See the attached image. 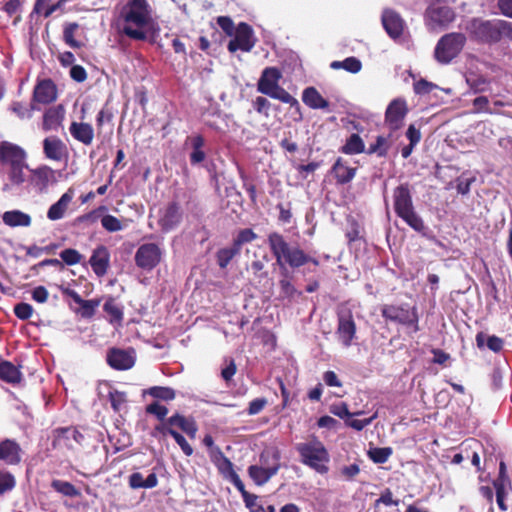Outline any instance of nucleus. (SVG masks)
<instances>
[{
    "mask_svg": "<svg viewBox=\"0 0 512 512\" xmlns=\"http://www.w3.org/2000/svg\"><path fill=\"white\" fill-rule=\"evenodd\" d=\"M13 311L18 319L28 320L32 316L34 310L32 305L26 302H20L14 306Z\"/></svg>",
    "mask_w": 512,
    "mask_h": 512,
    "instance_id": "obj_59",
    "label": "nucleus"
},
{
    "mask_svg": "<svg viewBox=\"0 0 512 512\" xmlns=\"http://www.w3.org/2000/svg\"><path fill=\"white\" fill-rule=\"evenodd\" d=\"M191 141L192 152L190 153L189 159L191 165H198L202 163L206 158V153L203 151L205 145V139L202 135H194L188 138Z\"/></svg>",
    "mask_w": 512,
    "mask_h": 512,
    "instance_id": "obj_36",
    "label": "nucleus"
},
{
    "mask_svg": "<svg viewBox=\"0 0 512 512\" xmlns=\"http://www.w3.org/2000/svg\"><path fill=\"white\" fill-rule=\"evenodd\" d=\"M147 394L152 396L153 398L164 400V401H171L175 399L176 393L174 389L170 387H163V386H153L150 387L148 390L145 391Z\"/></svg>",
    "mask_w": 512,
    "mask_h": 512,
    "instance_id": "obj_47",
    "label": "nucleus"
},
{
    "mask_svg": "<svg viewBox=\"0 0 512 512\" xmlns=\"http://www.w3.org/2000/svg\"><path fill=\"white\" fill-rule=\"evenodd\" d=\"M103 310L109 316L110 323H120L123 320V311L114 298L107 299L103 305Z\"/></svg>",
    "mask_w": 512,
    "mask_h": 512,
    "instance_id": "obj_43",
    "label": "nucleus"
},
{
    "mask_svg": "<svg viewBox=\"0 0 512 512\" xmlns=\"http://www.w3.org/2000/svg\"><path fill=\"white\" fill-rule=\"evenodd\" d=\"M240 250L232 243L230 247L221 248L216 253L217 264L221 269H225L232 259L240 254Z\"/></svg>",
    "mask_w": 512,
    "mask_h": 512,
    "instance_id": "obj_40",
    "label": "nucleus"
},
{
    "mask_svg": "<svg viewBox=\"0 0 512 512\" xmlns=\"http://www.w3.org/2000/svg\"><path fill=\"white\" fill-rule=\"evenodd\" d=\"M381 21L386 33L392 39H397L402 36L405 22L400 14L392 9H386L382 13Z\"/></svg>",
    "mask_w": 512,
    "mask_h": 512,
    "instance_id": "obj_22",
    "label": "nucleus"
},
{
    "mask_svg": "<svg viewBox=\"0 0 512 512\" xmlns=\"http://www.w3.org/2000/svg\"><path fill=\"white\" fill-rule=\"evenodd\" d=\"M107 210L106 206H99L98 208L85 213L83 215L78 216L74 220V225H80V224H94L98 221L100 215Z\"/></svg>",
    "mask_w": 512,
    "mask_h": 512,
    "instance_id": "obj_50",
    "label": "nucleus"
},
{
    "mask_svg": "<svg viewBox=\"0 0 512 512\" xmlns=\"http://www.w3.org/2000/svg\"><path fill=\"white\" fill-rule=\"evenodd\" d=\"M268 245L278 265L282 267V275L279 281L281 295L286 298H292L297 293L296 288L292 284L288 270L285 265L292 269L300 268L308 263L318 266L319 260L302 250L299 246H291L278 232H272L268 235Z\"/></svg>",
    "mask_w": 512,
    "mask_h": 512,
    "instance_id": "obj_1",
    "label": "nucleus"
},
{
    "mask_svg": "<svg viewBox=\"0 0 512 512\" xmlns=\"http://www.w3.org/2000/svg\"><path fill=\"white\" fill-rule=\"evenodd\" d=\"M356 172L357 168L349 166L342 157H338L331 167V174L339 185L350 183L354 179Z\"/></svg>",
    "mask_w": 512,
    "mask_h": 512,
    "instance_id": "obj_26",
    "label": "nucleus"
},
{
    "mask_svg": "<svg viewBox=\"0 0 512 512\" xmlns=\"http://www.w3.org/2000/svg\"><path fill=\"white\" fill-rule=\"evenodd\" d=\"M22 449L14 439H4L0 442V461L7 466H16L21 463Z\"/></svg>",
    "mask_w": 512,
    "mask_h": 512,
    "instance_id": "obj_20",
    "label": "nucleus"
},
{
    "mask_svg": "<svg viewBox=\"0 0 512 512\" xmlns=\"http://www.w3.org/2000/svg\"><path fill=\"white\" fill-rule=\"evenodd\" d=\"M365 151V144L362 138L356 133L351 134L346 139L345 144L340 148V152L347 155L361 154Z\"/></svg>",
    "mask_w": 512,
    "mask_h": 512,
    "instance_id": "obj_37",
    "label": "nucleus"
},
{
    "mask_svg": "<svg viewBox=\"0 0 512 512\" xmlns=\"http://www.w3.org/2000/svg\"><path fill=\"white\" fill-rule=\"evenodd\" d=\"M274 464L270 467H262L258 465H251L248 468L249 477L258 486H262L267 483L271 477L277 474L280 469V452L274 450L272 454Z\"/></svg>",
    "mask_w": 512,
    "mask_h": 512,
    "instance_id": "obj_17",
    "label": "nucleus"
},
{
    "mask_svg": "<svg viewBox=\"0 0 512 512\" xmlns=\"http://www.w3.org/2000/svg\"><path fill=\"white\" fill-rule=\"evenodd\" d=\"M336 335L345 347L352 345L356 335V323L351 312L338 316Z\"/></svg>",
    "mask_w": 512,
    "mask_h": 512,
    "instance_id": "obj_21",
    "label": "nucleus"
},
{
    "mask_svg": "<svg viewBox=\"0 0 512 512\" xmlns=\"http://www.w3.org/2000/svg\"><path fill=\"white\" fill-rule=\"evenodd\" d=\"M390 149V143L387 137L379 135L375 143L369 145L365 151L367 154H376L378 157H386Z\"/></svg>",
    "mask_w": 512,
    "mask_h": 512,
    "instance_id": "obj_44",
    "label": "nucleus"
},
{
    "mask_svg": "<svg viewBox=\"0 0 512 512\" xmlns=\"http://www.w3.org/2000/svg\"><path fill=\"white\" fill-rule=\"evenodd\" d=\"M383 318L403 326L412 327L413 332H418L419 315L416 307H410L408 304L394 305L386 304L381 308Z\"/></svg>",
    "mask_w": 512,
    "mask_h": 512,
    "instance_id": "obj_9",
    "label": "nucleus"
},
{
    "mask_svg": "<svg viewBox=\"0 0 512 512\" xmlns=\"http://www.w3.org/2000/svg\"><path fill=\"white\" fill-rule=\"evenodd\" d=\"M35 109V106L31 104L28 108L22 102H12L10 106V110L16 114L20 119H29L32 117V112Z\"/></svg>",
    "mask_w": 512,
    "mask_h": 512,
    "instance_id": "obj_56",
    "label": "nucleus"
},
{
    "mask_svg": "<svg viewBox=\"0 0 512 512\" xmlns=\"http://www.w3.org/2000/svg\"><path fill=\"white\" fill-rule=\"evenodd\" d=\"M436 88V84L429 82L426 79H420L413 84L414 92L419 95L429 94Z\"/></svg>",
    "mask_w": 512,
    "mask_h": 512,
    "instance_id": "obj_61",
    "label": "nucleus"
},
{
    "mask_svg": "<svg viewBox=\"0 0 512 512\" xmlns=\"http://www.w3.org/2000/svg\"><path fill=\"white\" fill-rule=\"evenodd\" d=\"M455 18V11L449 6L431 5L424 14L425 25L429 30L445 29Z\"/></svg>",
    "mask_w": 512,
    "mask_h": 512,
    "instance_id": "obj_10",
    "label": "nucleus"
},
{
    "mask_svg": "<svg viewBox=\"0 0 512 512\" xmlns=\"http://www.w3.org/2000/svg\"><path fill=\"white\" fill-rule=\"evenodd\" d=\"M380 504L385 506H398L399 500L393 499V493L389 488H386L378 499L375 500L374 507L377 508Z\"/></svg>",
    "mask_w": 512,
    "mask_h": 512,
    "instance_id": "obj_60",
    "label": "nucleus"
},
{
    "mask_svg": "<svg viewBox=\"0 0 512 512\" xmlns=\"http://www.w3.org/2000/svg\"><path fill=\"white\" fill-rule=\"evenodd\" d=\"M69 132L74 140L85 146H90L93 143L95 131L88 122L73 121L69 126Z\"/></svg>",
    "mask_w": 512,
    "mask_h": 512,
    "instance_id": "obj_27",
    "label": "nucleus"
},
{
    "mask_svg": "<svg viewBox=\"0 0 512 512\" xmlns=\"http://www.w3.org/2000/svg\"><path fill=\"white\" fill-rule=\"evenodd\" d=\"M136 361L134 349H121L112 347L106 355L107 364L114 370L123 371L131 369Z\"/></svg>",
    "mask_w": 512,
    "mask_h": 512,
    "instance_id": "obj_14",
    "label": "nucleus"
},
{
    "mask_svg": "<svg viewBox=\"0 0 512 512\" xmlns=\"http://www.w3.org/2000/svg\"><path fill=\"white\" fill-rule=\"evenodd\" d=\"M145 411L147 414L154 415L159 421L167 419L168 408L157 401L147 405Z\"/></svg>",
    "mask_w": 512,
    "mask_h": 512,
    "instance_id": "obj_52",
    "label": "nucleus"
},
{
    "mask_svg": "<svg viewBox=\"0 0 512 512\" xmlns=\"http://www.w3.org/2000/svg\"><path fill=\"white\" fill-rule=\"evenodd\" d=\"M330 67L335 70L344 69L347 72L356 74L361 71L362 63L358 58L351 56V57L344 59L343 61L331 62Z\"/></svg>",
    "mask_w": 512,
    "mask_h": 512,
    "instance_id": "obj_42",
    "label": "nucleus"
},
{
    "mask_svg": "<svg viewBox=\"0 0 512 512\" xmlns=\"http://www.w3.org/2000/svg\"><path fill=\"white\" fill-rule=\"evenodd\" d=\"M210 458L214 465L217 467L219 473L222 474L225 478H229L232 473H236L233 463L228 457L224 455L219 447L214 448L210 452Z\"/></svg>",
    "mask_w": 512,
    "mask_h": 512,
    "instance_id": "obj_30",
    "label": "nucleus"
},
{
    "mask_svg": "<svg viewBox=\"0 0 512 512\" xmlns=\"http://www.w3.org/2000/svg\"><path fill=\"white\" fill-rule=\"evenodd\" d=\"M171 437L179 445V447L181 448L182 452L186 456H191L193 454L194 450H193L192 446L188 443L186 438L180 432H178L176 430Z\"/></svg>",
    "mask_w": 512,
    "mask_h": 512,
    "instance_id": "obj_63",
    "label": "nucleus"
},
{
    "mask_svg": "<svg viewBox=\"0 0 512 512\" xmlns=\"http://www.w3.org/2000/svg\"><path fill=\"white\" fill-rule=\"evenodd\" d=\"M79 29V24L76 22L67 23L63 29V40L71 48L78 49L82 47V43L77 41L74 37L75 32Z\"/></svg>",
    "mask_w": 512,
    "mask_h": 512,
    "instance_id": "obj_46",
    "label": "nucleus"
},
{
    "mask_svg": "<svg viewBox=\"0 0 512 512\" xmlns=\"http://www.w3.org/2000/svg\"><path fill=\"white\" fill-rule=\"evenodd\" d=\"M467 42V36L461 32L443 35L437 42L434 57L441 64H448L456 58Z\"/></svg>",
    "mask_w": 512,
    "mask_h": 512,
    "instance_id": "obj_8",
    "label": "nucleus"
},
{
    "mask_svg": "<svg viewBox=\"0 0 512 512\" xmlns=\"http://www.w3.org/2000/svg\"><path fill=\"white\" fill-rule=\"evenodd\" d=\"M114 118V113L112 108L106 103L100 111L96 115V129H97V137L100 138L103 133L104 124H112Z\"/></svg>",
    "mask_w": 512,
    "mask_h": 512,
    "instance_id": "obj_41",
    "label": "nucleus"
},
{
    "mask_svg": "<svg viewBox=\"0 0 512 512\" xmlns=\"http://www.w3.org/2000/svg\"><path fill=\"white\" fill-rule=\"evenodd\" d=\"M242 498L245 503V506L250 510V512H264L263 506L259 504L257 501V495L248 492Z\"/></svg>",
    "mask_w": 512,
    "mask_h": 512,
    "instance_id": "obj_62",
    "label": "nucleus"
},
{
    "mask_svg": "<svg viewBox=\"0 0 512 512\" xmlns=\"http://www.w3.org/2000/svg\"><path fill=\"white\" fill-rule=\"evenodd\" d=\"M70 427H59L52 431V447L54 449H74L71 435H68Z\"/></svg>",
    "mask_w": 512,
    "mask_h": 512,
    "instance_id": "obj_35",
    "label": "nucleus"
},
{
    "mask_svg": "<svg viewBox=\"0 0 512 512\" xmlns=\"http://www.w3.org/2000/svg\"><path fill=\"white\" fill-rule=\"evenodd\" d=\"M124 21L122 33L130 39L145 41V29L153 23L152 9L147 0H128L120 12Z\"/></svg>",
    "mask_w": 512,
    "mask_h": 512,
    "instance_id": "obj_3",
    "label": "nucleus"
},
{
    "mask_svg": "<svg viewBox=\"0 0 512 512\" xmlns=\"http://www.w3.org/2000/svg\"><path fill=\"white\" fill-rule=\"evenodd\" d=\"M233 35L234 38L227 45L230 53H235L237 50L250 52L257 42L252 27L246 22H240Z\"/></svg>",
    "mask_w": 512,
    "mask_h": 512,
    "instance_id": "obj_12",
    "label": "nucleus"
},
{
    "mask_svg": "<svg viewBox=\"0 0 512 512\" xmlns=\"http://www.w3.org/2000/svg\"><path fill=\"white\" fill-rule=\"evenodd\" d=\"M467 83L475 93L485 91L487 85L489 84L488 80L483 76L468 78Z\"/></svg>",
    "mask_w": 512,
    "mask_h": 512,
    "instance_id": "obj_64",
    "label": "nucleus"
},
{
    "mask_svg": "<svg viewBox=\"0 0 512 512\" xmlns=\"http://www.w3.org/2000/svg\"><path fill=\"white\" fill-rule=\"evenodd\" d=\"M28 168L27 162L18 166L7 167V177L11 186H20L26 181L24 170Z\"/></svg>",
    "mask_w": 512,
    "mask_h": 512,
    "instance_id": "obj_39",
    "label": "nucleus"
},
{
    "mask_svg": "<svg viewBox=\"0 0 512 512\" xmlns=\"http://www.w3.org/2000/svg\"><path fill=\"white\" fill-rule=\"evenodd\" d=\"M282 78V72L277 67H266L263 69L257 83L258 92L267 95L273 99H277L283 103L289 104L294 110L293 119L296 122L303 120V114L300 104L288 91L279 85Z\"/></svg>",
    "mask_w": 512,
    "mask_h": 512,
    "instance_id": "obj_4",
    "label": "nucleus"
},
{
    "mask_svg": "<svg viewBox=\"0 0 512 512\" xmlns=\"http://www.w3.org/2000/svg\"><path fill=\"white\" fill-rule=\"evenodd\" d=\"M101 225L108 232H118L123 229L121 221L110 214L104 215L101 218Z\"/></svg>",
    "mask_w": 512,
    "mask_h": 512,
    "instance_id": "obj_55",
    "label": "nucleus"
},
{
    "mask_svg": "<svg viewBox=\"0 0 512 512\" xmlns=\"http://www.w3.org/2000/svg\"><path fill=\"white\" fill-rule=\"evenodd\" d=\"M128 484L131 489H151L158 485V478L155 473H150L144 478L142 473L134 472L129 476Z\"/></svg>",
    "mask_w": 512,
    "mask_h": 512,
    "instance_id": "obj_34",
    "label": "nucleus"
},
{
    "mask_svg": "<svg viewBox=\"0 0 512 512\" xmlns=\"http://www.w3.org/2000/svg\"><path fill=\"white\" fill-rule=\"evenodd\" d=\"M462 27L468 38L478 44L494 45L503 39L512 41V22L506 20L472 17Z\"/></svg>",
    "mask_w": 512,
    "mask_h": 512,
    "instance_id": "obj_2",
    "label": "nucleus"
},
{
    "mask_svg": "<svg viewBox=\"0 0 512 512\" xmlns=\"http://www.w3.org/2000/svg\"><path fill=\"white\" fill-rule=\"evenodd\" d=\"M108 398L114 412H120L127 402V395L123 391L112 390L109 392Z\"/></svg>",
    "mask_w": 512,
    "mask_h": 512,
    "instance_id": "obj_51",
    "label": "nucleus"
},
{
    "mask_svg": "<svg viewBox=\"0 0 512 512\" xmlns=\"http://www.w3.org/2000/svg\"><path fill=\"white\" fill-rule=\"evenodd\" d=\"M16 480L13 474L7 471H0V495L14 489Z\"/></svg>",
    "mask_w": 512,
    "mask_h": 512,
    "instance_id": "obj_53",
    "label": "nucleus"
},
{
    "mask_svg": "<svg viewBox=\"0 0 512 512\" xmlns=\"http://www.w3.org/2000/svg\"><path fill=\"white\" fill-rule=\"evenodd\" d=\"M296 450L304 465L321 474L328 472L329 468L327 463L330 460L329 453L324 444L316 437H313L309 442L298 443L296 445Z\"/></svg>",
    "mask_w": 512,
    "mask_h": 512,
    "instance_id": "obj_6",
    "label": "nucleus"
},
{
    "mask_svg": "<svg viewBox=\"0 0 512 512\" xmlns=\"http://www.w3.org/2000/svg\"><path fill=\"white\" fill-rule=\"evenodd\" d=\"M27 160L26 151L17 144L3 141L0 143V163L3 166H18L25 164Z\"/></svg>",
    "mask_w": 512,
    "mask_h": 512,
    "instance_id": "obj_16",
    "label": "nucleus"
},
{
    "mask_svg": "<svg viewBox=\"0 0 512 512\" xmlns=\"http://www.w3.org/2000/svg\"><path fill=\"white\" fill-rule=\"evenodd\" d=\"M394 211L409 227L422 233L426 229L423 219L414 209L408 183L397 186L393 191Z\"/></svg>",
    "mask_w": 512,
    "mask_h": 512,
    "instance_id": "obj_5",
    "label": "nucleus"
},
{
    "mask_svg": "<svg viewBox=\"0 0 512 512\" xmlns=\"http://www.w3.org/2000/svg\"><path fill=\"white\" fill-rule=\"evenodd\" d=\"M63 295L70 297L76 304L80 306L76 313L80 314L82 318L89 319L95 315L96 308L100 305V299L84 300L78 292L69 287H61Z\"/></svg>",
    "mask_w": 512,
    "mask_h": 512,
    "instance_id": "obj_19",
    "label": "nucleus"
},
{
    "mask_svg": "<svg viewBox=\"0 0 512 512\" xmlns=\"http://www.w3.org/2000/svg\"><path fill=\"white\" fill-rule=\"evenodd\" d=\"M162 254V249L158 244L144 243L138 247L135 253V264L142 270L151 271L160 264Z\"/></svg>",
    "mask_w": 512,
    "mask_h": 512,
    "instance_id": "obj_11",
    "label": "nucleus"
},
{
    "mask_svg": "<svg viewBox=\"0 0 512 512\" xmlns=\"http://www.w3.org/2000/svg\"><path fill=\"white\" fill-rule=\"evenodd\" d=\"M3 221L11 227L23 226L27 227L31 224V217L19 210L7 211L3 215Z\"/></svg>",
    "mask_w": 512,
    "mask_h": 512,
    "instance_id": "obj_38",
    "label": "nucleus"
},
{
    "mask_svg": "<svg viewBox=\"0 0 512 512\" xmlns=\"http://www.w3.org/2000/svg\"><path fill=\"white\" fill-rule=\"evenodd\" d=\"M82 257L83 256L76 249L73 248H67L60 252L61 260L69 266L80 263Z\"/></svg>",
    "mask_w": 512,
    "mask_h": 512,
    "instance_id": "obj_54",
    "label": "nucleus"
},
{
    "mask_svg": "<svg viewBox=\"0 0 512 512\" xmlns=\"http://www.w3.org/2000/svg\"><path fill=\"white\" fill-rule=\"evenodd\" d=\"M0 379L10 384H17L22 379V373L12 362L3 360L0 356Z\"/></svg>",
    "mask_w": 512,
    "mask_h": 512,
    "instance_id": "obj_33",
    "label": "nucleus"
},
{
    "mask_svg": "<svg viewBox=\"0 0 512 512\" xmlns=\"http://www.w3.org/2000/svg\"><path fill=\"white\" fill-rule=\"evenodd\" d=\"M393 450L391 447H376L368 451L369 458L376 464L386 463L392 455Z\"/></svg>",
    "mask_w": 512,
    "mask_h": 512,
    "instance_id": "obj_48",
    "label": "nucleus"
},
{
    "mask_svg": "<svg viewBox=\"0 0 512 512\" xmlns=\"http://www.w3.org/2000/svg\"><path fill=\"white\" fill-rule=\"evenodd\" d=\"M65 116V109L62 104L48 108L43 114L42 129L46 132L58 130Z\"/></svg>",
    "mask_w": 512,
    "mask_h": 512,
    "instance_id": "obj_28",
    "label": "nucleus"
},
{
    "mask_svg": "<svg viewBox=\"0 0 512 512\" xmlns=\"http://www.w3.org/2000/svg\"><path fill=\"white\" fill-rule=\"evenodd\" d=\"M176 428L180 429L190 439L194 440L196 438L198 425L195 418L192 416L186 417L179 412H175L165 421H160L151 431V436L156 439L165 438L167 435L172 436Z\"/></svg>",
    "mask_w": 512,
    "mask_h": 512,
    "instance_id": "obj_7",
    "label": "nucleus"
},
{
    "mask_svg": "<svg viewBox=\"0 0 512 512\" xmlns=\"http://www.w3.org/2000/svg\"><path fill=\"white\" fill-rule=\"evenodd\" d=\"M51 487L58 493L67 497H77L80 495L79 490L70 482L59 479H54L51 482Z\"/></svg>",
    "mask_w": 512,
    "mask_h": 512,
    "instance_id": "obj_45",
    "label": "nucleus"
},
{
    "mask_svg": "<svg viewBox=\"0 0 512 512\" xmlns=\"http://www.w3.org/2000/svg\"><path fill=\"white\" fill-rule=\"evenodd\" d=\"M493 485H494V489H495V493H496V502H497L499 509L501 511H507L508 507L505 503L506 492H505V486H504L503 482L496 480V481H494Z\"/></svg>",
    "mask_w": 512,
    "mask_h": 512,
    "instance_id": "obj_58",
    "label": "nucleus"
},
{
    "mask_svg": "<svg viewBox=\"0 0 512 512\" xmlns=\"http://www.w3.org/2000/svg\"><path fill=\"white\" fill-rule=\"evenodd\" d=\"M43 153L47 159L60 162L67 156V147L56 136L46 137L43 140Z\"/></svg>",
    "mask_w": 512,
    "mask_h": 512,
    "instance_id": "obj_25",
    "label": "nucleus"
},
{
    "mask_svg": "<svg viewBox=\"0 0 512 512\" xmlns=\"http://www.w3.org/2000/svg\"><path fill=\"white\" fill-rule=\"evenodd\" d=\"M302 101L312 109H326L329 102L322 97L315 87H307L302 93Z\"/></svg>",
    "mask_w": 512,
    "mask_h": 512,
    "instance_id": "obj_32",
    "label": "nucleus"
},
{
    "mask_svg": "<svg viewBox=\"0 0 512 512\" xmlns=\"http://www.w3.org/2000/svg\"><path fill=\"white\" fill-rule=\"evenodd\" d=\"M475 340L476 345L480 350H483L485 347H487L494 353H499L504 346V341L502 338L496 335L489 336L483 331H480L476 334Z\"/></svg>",
    "mask_w": 512,
    "mask_h": 512,
    "instance_id": "obj_31",
    "label": "nucleus"
},
{
    "mask_svg": "<svg viewBox=\"0 0 512 512\" xmlns=\"http://www.w3.org/2000/svg\"><path fill=\"white\" fill-rule=\"evenodd\" d=\"M407 113L408 107L404 99L392 100L385 111V125L392 132L399 130L403 126Z\"/></svg>",
    "mask_w": 512,
    "mask_h": 512,
    "instance_id": "obj_15",
    "label": "nucleus"
},
{
    "mask_svg": "<svg viewBox=\"0 0 512 512\" xmlns=\"http://www.w3.org/2000/svg\"><path fill=\"white\" fill-rule=\"evenodd\" d=\"M268 262V256L264 255L262 259H255L251 262L249 269L252 271L253 275L256 278H265L267 276V272L264 270L265 265Z\"/></svg>",
    "mask_w": 512,
    "mask_h": 512,
    "instance_id": "obj_57",
    "label": "nucleus"
},
{
    "mask_svg": "<svg viewBox=\"0 0 512 512\" xmlns=\"http://www.w3.org/2000/svg\"><path fill=\"white\" fill-rule=\"evenodd\" d=\"M30 172V183L40 193L46 192L50 185L57 182L55 171L47 165L39 166Z\"/></svg>",
    "mask_w": 512,
    "mask_h": 512,
    "instance_id": "obj_18",
    "label": "nucleus"
},
{
    "mask_svg": "<svg viewBox=\"0 0 512 512\" xmlns=\"http://www.w3.org/2000/svg\"><path fill=\"white\" fill-rule=\"evenodd\" d=\"M183 219V211L177 201L167 203L159 211L158 225L163 232L175 229Z\"/></svg>",
    "mask_w": 512,
    "mask_h": 512,
    "instance_id": "obj_13",
    "label": "nucleus"
},
{
    "mask_svg": "<svg viewBox=\"0 0 512 512\" xmlns=\"http://www.w3.org/2000/svg\"><path fill=\"white\" fill-rule=\"evenodd\" d=\"M57 99V87L51 79L39 81L33 90L32 102L50 104Z\"/></svg>",
    "mask_w": 512,
    "mask_h": 512,
    "instance_id": "obj_23",
    "label": "nucleus"
},
{
    "mask_svg": "<svg viewBox=\"0 0 512 512\" xmlns=\"http://www.w3.org/2000/svg\"><path fill=\"white\" fill-rule=\"evenodd\" d=\"M89 264L98 277L106 275L110 265V253L108 248L104 245L97 246L92 252Z\"/></svg>",
    "mask_w": 512,
    "mask_h": 512,
    "instance_id": "obj_24",
    "label": "nucleus"
},
{
    "mask_svg": "<svg viewBox=\"0 0 512 512\" xmlns=\"http://www.w3.org/2000/svg\"><path fill=\"white\" fill-rule=\"evenodd\" d=\"M257 237V234L251 228H244L238 231L232 243L241 251L244 244L253 242Z\"/></svg>",
    "mask_w": 512,
    "mask_h": 512,
    "instance_id": "obj_49",
    "label": "nucleus"
},
{
    "mask_svg": "<svg viewBox=\"0 0 512 512\" xmlns=\"http://www.w3.org/2000/svg\"><path fill=\"white\" fill-rule=\"evenodd\" d=\"M74 197V190L69 188L57 202L52 204L47 211V218L51 221L62 219L72 202Z\"/></svg>",
    "mask_w": 512,
    "mask_h": 512,
    "instance_id": "obj_29",
    "label": "nucleus"
}]
</instances>
